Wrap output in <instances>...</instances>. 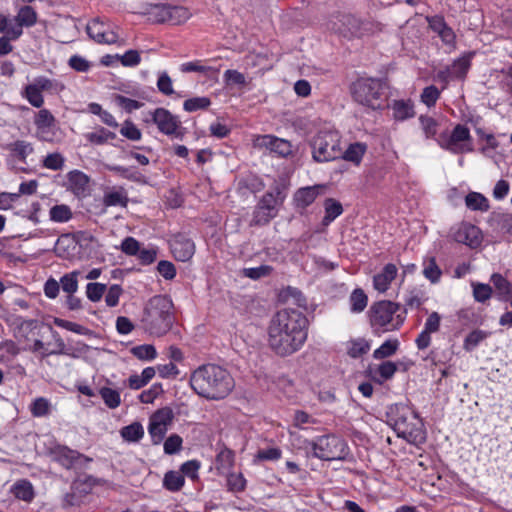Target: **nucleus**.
Returning <instances> with one entry per match:
<instances>
[{"label":"nucleus","mask_w":512,"mask_h":512,"mask_svg":"<svg viewBox=\"0 0 512 512\" xmlns=\"http://www.w3.org/2000/svg\"><path fill=\"white\" fill-rule=\"evenodd\" d=\"M396 363L392 361H384L381 364L372 367L369 366L367 372L369 377L378 384H383L385 381L390 380L397 371Z\"/></svg>","instance_id":"5701e85b"},{"label":"nucleus","mask_w":512,"mask_h":512,"mask_svg":"<svg viewBox=\"0 0 512 512\" xmlns=\"http://www.w3.org/2000/svg\"><path fill=\"white\" fill-rule=\"evenodd\" d=\"M458 243L465 244L471 248L478 247L482 242L480 229L472 224L463 223L454 234Z\"/></svg>","instance_id":"aec40b11"},{"label":"nucleus","mask_w":512,"mask_h":512,"mask_svg":"<svg viewBox=\"0 0 512 512\" xmlns=\"http://www.w3.org/2000/svg\"><path fill=\"white\" fill-rule=\"evenodd\" d=\"M427 299L428 298L423 290L414 288L407 292L404 302L405 306L411 309H418L424 302H426Z\"/></svg>","instance_id":"49530a36"},{"label":"nucleus","mask_w":512,"mask_h":512,"mask_svg":"<svg viewBox=\"0 0 512 512\" xmlns=\"http://www.w3.org/2000/svg\"><path fill=\"white\" fill-rule=\"evenodd\" d=\"M387 423L398 437L414 445L426 442L427 435L424 423L419 415L405 404H393L386 412Z\"/></svg>","instance_id":"20e7f679"},{"label":"nucleus","mask_w":512,"mask_h":512,"mask_svg":"<svg viewBox=\"0 0 512 512\" xmlns=\"http://www.w3.org/2000/svg\"><path fill=\"white\" fill-rule=\"evenodd\" d=\"M128 197L124 191H110L104 195L103 203L105 206H121L126 207Z\"/></svg>","instance_id":"3c124183"},{"label":"nucleus","mask_w":512,"mask_h":512,"mask_svg":"<svg viewBox=\"0 0 512 512\" xmlns=\"http://www.w3.org/2000/svg\"><path fill=\"white\" fill-rule=\"evenodd\" d=\"M401 305L390 300L374 302L368 312L369 324L375 335L398 330L405 321L406 309L400 312Z\"/></svg>","instance_id":"423d86ee"},{"label":"nucleus","mask_w":512,"mask_h":512,"mask_svg":"<svg viewBox=\"0 0 512 512\" xmlns=\"http://www.w3.org/2000/svg\"><path fill=\"white\" fill-rule=\"evenodd\" d=\"M12 156L16 157L19 161L25 163L28 155L32 154L34 148L30 142L24 140H17L7 145Z\"/></svg>","instance_id":"72a5a7b5"},{"label":"nucleus","mask_w":512,"mask_h":512,"mask_svg":"<svg viewBox=\"0 0 512 512\" xmlns=\"http://www.w3.org/2000/svg\"><path fill=\"white\" fill-rule=\"evenodd\" d=\"M150 419L159 423L160 425L169 427L174 419V414L170 407H163L154 412Z\"/></svg>","instance_id":"bf43d9fd"},{"label":"nucleus","mask_w":512,"mask_h":512,"mask_svg":"<svg viewBox=\"0 0 512 512\" xmlns=\"http://www.w3.org/2000/svg\"><path fill=\"white\" fill-rule=\"evenodd\" d=\"M370 350V344L363 338L351 340L347 346V354L351 358H359Z\"/></svg>","instance_id":"c03bdc74"},{"label":"nucleus","mask_w":512,"mask_h":512,"mask_svg":"<svg viewBox=\"0 0 512 512\" xmlns=\"http://www.w3.org/2000/svg\"><path fill=\"white\" fill-rule=\"evenodd\" d=\"M180 70L183 73L198 72L206 75L208 78H216L220 69L203 65L200 60L186 62L181 64Z\"/></svg>","instance_id":"c85d7f7f"},{"label":"nucleus","mask_w":512,"mask_h":512,"mask_svg":"<svg viewBox=\"0 0 512 512\" xmlns=\"http://www.w3.org/2000/svg\"><path fill=\"white\" fill-rule=\"evenodd\" d=\"M120 434L122 438L128 442H139L144 436V429L141 423L133 422L123 427Z\"/></svg>","instance_id":"58836bf2"},{"label":"nucleus","mask_w":512,"mask_h":512,"mask_svg":"<svg viewBox=\"0 0 512 512\" xmlns=\"http://www.w3.org/2000/svg\"><path fill=\"white\" fill-rule=\"evenodd\" d=\"M190 13L187 8L183 6L169 5L168 23L171 25H179L189 19Z\"/></svg>","instance_id":"a18cd8bd"},{"label":"nucleus","mask_w":512,"mask_h":512,"mask_svg":"<svg viewBox=\"0 0 512 512\" xmlns=\"http://www.w3.org/2000/svg\"><path fill=\"white\" fill-rule=\"evenodd\" d=\"M171 251L178 261H188L195 253L194 242L182 234L174 236L170 243Z\"/></svg>","instance_id":"a211bd4d"},{"label":"nucleus","mask_w":512,"mask_h":512,"mask_svg":"<svg viewBox=\"0 0 512 512\" xmlns=\"http://www.w3.org/2000/svg\"><path fill=\"white\" fill-rule=\"evenodd\" d=\"M308 319L296 309L279 310L271 319L268 327L270 348L279 356L291 355L307 340Z\"/></svg>","instance_id":"f257e3e1"},{"label":"nucleus","mask_w":512,"mask_h":512,"mask_svg":"<svg viewBox=\"0 0 512 512\" xmlns=\"http://www.w3.org/2000/svg\"><path fill=\"white\" fill-rule=\"evenodd\" d=\"M491 281L500 295L508 296L512 294V283L501 274L494 273L491 276Z\"/></svg>","instance_id":"5fc2aeb1"},{"label":"nucleus","mask_w":512,"mask_h":512,"mask_svg":"<svg viewBox=\"0 0 512 512\" xmlns=\"http://www.w3.org/2000/svg\"><path fill=\"white\" fill-rule=\"evenodd\" d=\"M465 205L472 211L487 212L490 209L489 200L483 194L474 191L465 196Z\"/></svg>","instance_id":"c756f323"},{"label":"nucleus","mask_w":512,"mask_h":512,"mask_svg":"<svg viewBox=\"0 0 512 512\" xmlns=\"http://www.w3.org/2000/svg\"><path fill=\"white\" fill-rule=\"evenodd\" d=\"M488 337L486 331L475 329L470 332L464 339L463 348L467 352L473 351L483 340Z\"/></svg>","instance_id":"de8ad7c7"},{"label":"nucleus","mask_w":512,"mask_h":512,"mask_svg":"<svg viewBox=\"0 0 512 512\" xmlns=\"http://www.w3.org/2000/svg\"><path fill=\"white\" fill-rule=\"evenodd\" d=\"M54 324L57 327L66 329L79 335H86L89 332V329L85 326L61 318H55Z\"/></svg>","instance_id":"e2e57ef3"},{"label":"nucleus","mask_w":512,"mask_h":512,"mask_svg":"<svg viewBox=\"0 0 512 512\" xmlns=\"http://www.w3.org/2000/svg\"><path fill=\"white\" fill-rule=\"evenodd\" d=\"M326 190V184H315L297 189L293 195L295 207L297 209H306L314 203L318 196L324 194Z\"/></svg>","instance_id":"dca6fc26"},{"label":"nucleus","mask_w":512,"mask_h":512,"mask_svg":"<svg viewBox=\"0 0 512 512\" xmlns=\"http://www.w3.org/2000/svg\"><path fill=\"white\" fill-rule=\"evenodd\" d=\"M37 18L38 15L35 9L32 6L25 5L18 10L15 21L20 26L32 27L37 23Z\"/></svg>","instance_id":"f704fd0d"},{"label":"nucleus","mask_w":512,"mask_h":512,"mask_svg":"<svg viewBox=\"0 0 512 512\" xmlns=\"http://www.w3.org/2000/svg\"><path fill=\"white\" fill-rule=\"evenodd\" d=\"M423 275L431 283L435 284L440 281L442 271L437 265L435 257H427L423 261Z\"/></svg>","instance_id":"c9c22d12"},{"label":"nucleus","mask_w":512,"mask_h":512,"mask_svg":"<svg viewBox=\"0 0 512 512\" xmlns=\"http://www.w3.org/2000/svg\"><path fill=\"white\" fill-rule=\"evenodd\" d=\"M84 138L92 145H104L110 140H114L116 134L102 126H98L94 131L85 133Z\"/></svg>","instance_id":"cd10ccee"},{"label":"nucleus","mask_w":512,"mask_h":512,"mask_svg":"<svg viewBox=\"0 0 512 512\" xmlns=\"http://www.w3.org/2000/svg\"><path fill=\"white\" fill-rule=\"evenodd\" d=\"M105 167L108 171L115 173L123 179L142 184L147 182L146 177L134 166L125 167L121 165L108 164Z\"/></svg>","instance_id":"393cba45"},{"label":"nucleus","mask_w":512,"mask_h":512,"mask_svg":"<svg viewBox=\"0 0 512 512\" xmlns=\"http://www.w3.org/2000/svg\"><path fill=\"white\" fill-rule=\"evenodd\" d=\"M11 492L13 493L15 498L25 502H31L35 496L32 484L25 479L17 481L12 486Z\"/></svg>","instance_id":"473e14b6"},{"label":"nucleus","mask_w":512,"mask_h":512,"mask_svg":"<svg viewBox=\"0 0 512 512\" xmlns=\"http://www.w3.org/2000/svg\"><path fill=\"white\" fill-rule=\"evenodd\" d=\"M211 100L206 96L192 97L184 101L183 109L186 112H196L206 110L210 107Z\"/></svg>","instance_id":"09e8293b"},{"label":"nucleus","mask_w":512,"mask_h":512,"mask_svg":"<svg viewBox=\"0 0 512 512\" xmlns=\"http://www.w3.org/2000/svg\"><path fill=\"white\" fill-rule=\"evenodd\" d=\"M308 447L312 450L314 457L324 461L344 460L348 454L346 441L333 434L306 441V448Z\"/></svg>","instance_id":"9b49d317"},{"label":"nucleus","mask_w":512,"mask_h":512,"mask_svg":"<svg viewBox=\"0 0 512 512\" xmlns=\"http://www.w3.org/2000/svg\"><path fill=\"white\" fill-rule=\"evenodd\" d=\"M174 305L170 297L155 295L145 306L142 323L147 332L160 337L165 335L175 321Z\"/></svg>","instance_id":"39448f33"},{"label":"nucleus","mask_w":512,"mask_h":512,"mask_svg":"<svg viewBox=\"0 0 512 512\" xmlns=\"http://www.w3.org/2000/svg\"><path fill=\"white\" fill-rule=\"evenodd\" d=\"M43 92L38 87L35 81L33 83L28 84L24 87L21 92V96L25 98L30 105L35 108H41L44 104Z\"/></svg>","instance_id":"2f4dec72"},{"label":"nucleus","mask_w":512,"mask_h":512,"mask_svg":"<svg viewBox=\"0 0 512 512\" xmlns=\"http://www.w3.org/2000/svg\"><path fill=\"white\" fill-rule=\"evenodd\" d=\"M29 411L35 418L48 417L52 414L53 406L49 399L37 397L30 403Z\"/></svg>","instance_id":"7c9ffc66"},{"label":"nucleus","mask_w":512,"mask_h":512,"mask_svg":"<svg viewBox=\"0 0 512 512\" xmlns=\"http://www.w3.org/2000/svg\"><path fill=\"white\" fill-rule=\"evenodd\" d=\"M131 352L140 360H153L157 356L155 347L150 344L135 346L132 348Z\"/></svg>","instance_id":"13d9d810"},{"label":"nucleus","mask_w":512,"mask_h":512,"mask_svg":"<svg viewBox=\"0 0 512 512\" xmlns=\"http://www.w3.org/2000/svg\"><path fill=\"white\" fill-rule=\"evenodd\" d=\"M189 383L196 394L208 400L226 398L235 385L231 374L216 364L198 367L192 372Z\"/></svg>","instance_id":"f03ea898"},{"label":"nucleus","mask_w":512,"mask_h":512,"mask_svg":"<svg viewBox=\"0 0 512 512\" xmlns=\"http://www.w3.org/2000/svg\"><path fill=\"white\" fill-rule=\"evenodd\" d=\"M397 273L398 269L395 264H386L381 272L373 277L374 289L380 293L386 292L390 288L392 281L395 280Z\"/></svg>","instance_id":"4be33fe9"},{"label":"nucleus","mask_w":512,"mask_h":512,"mask_svg":"<svg viewBox=\"0 0 512 512\" xmlns=\"http://www.w3.org/2000/svg\"><path fill=\"white\" fill-rule=\"evenodd\" d=\"M399 345L398 339H388L379 348L374 350L373 358L377 360L388 358L397 352Z\"/></svg>","instance_id":"ea45409f"},{"label":"nucleus","mask_w":512,"mask_h":512,"mask_svg":"<svg viewBox=\"0 0 512 512\" xmlns=\"http://www.w3.org/2000/svg\"><path fill=\"white\" fill-rule=\"evenodd\" d=\"M323 206L325 214L322 219V224L324 226H328L344 211L341 202L334 198H326L324 200Z\"/></svg>","instance_id":"bb28decb"},{"label":"nucleus","mask_w":512,"mask_h":512,"mask_svg":"<svg viewBox=\"0 0 512 512\" xmlns=\"http://www.w3.org/2000/svg\"><path fill=\"white\" fill-rule=\"evenodd\" d=\"M392 117L395 121L403 122L416 115L414 103L411 99L393 100L391 105Z\"/></svg>","instance_id":"b1692460"},{"label":"nucleus","mask_w":512,"mask_h":512,"mask_svg":"<svg viewBox=\"0 0 512 512\" xmlns=\"http://www.w3.org/2000/svg\"><path fill=\"white\" fill-rule=\"evenodd\" d=\"M312 158L317 163L340 159L341 137L334 130H320L311 140Z\"/></svg>","instance_id":"9d476101"},{"label":"nucleus","mask_w":512,"mask_h":512,"mask_svg":"<svg viewBox=\"0 0 512 512\" xmlns=\"http://www.w3.org/2000/svg\"><path fill=\"white\" fill-rule=\"evenodd\" d=\"M50 220L56 223L68 222L72 219L73 213L68 205H54L49 211Z\"/></svg>","instance_id":"a19ab883"},{"label":"nucleus","mask_w":512,"mask_h":512,"mask_svg":"<svg viewBox=\"0 0 512 512\" xmlns=\"http://www.w3.org/2000/svg\"><path fill=\"white\" fill-rule=\"evenodd\" d=\"M469 67V60L460 58L452 64L451 69L449 70V75L453 79H463L466 76Z\"/></svg>","instance_id":"864d4df0"},{"label":"nucleus","mask_w":512,"mask_h":512,"mask_svg":"<svg viewBox=\"0 0 512 512\" xmlns=\"http://www.w3.org/2000/svg\"><path fill=\"white\" fill-rule=\"evenodd\" d=\"M42 92L50 94H59L65 89V85L56 79H50L45 76H38L34 79Z\"/></svg>","instance_id":"e433bc0d"},{"label":"nucleus","mask_w":512,"mask_h":512,"mask_svg":"<svg viewBox=\"0 0 512 512\" xmlns=\"http://www.w3.org/2000/svg\"><path fill=\"white\" fill-rule=\"evenodd\" d=\"M88 36L100 44H115L118 42V34L109 29V25L99 18L91 20L86 26Z\"/></svg>","instance_id":"4468645a"},{"label":"nucleus","mask_w":512,"mask_h":512,"mask_svg":"<svg viewBox=\"0 0 512 512\" xmlns=\"http://www.w3.org/2000/svg\"><path fill=\"white\" fill-rule=\"evenodd\" d=\"M148 431L151 436L153 444H159L164 439L168 431V427L160 425L159 423L150 419Z\"/></svg>","instance_id":"680f3d73"},{"label":"nucleus","mask_w":512,"mask_h":512,"mask_svg":"<svg viewBox=\"0 0 512 512\" xmlns=\"http://www.w3.org/2000/svg\"><path fill=\"white\" fill-rule=\"evenodd\" d=\"M286 190L284 183H275L271 191L263 194L253 210L251 225L264 226L274 219L286 199Z\"/></svg>","instance_id":"6e6552de"},{"label":"nucleus","mask_w":512,"mask_h":512,"mask_svg":"<svg viewBox=\"0 0 512 512\" xmlns=\"http://www.w3.org/2000/svg\"><path fill=\"white\" fill-rule=\"evenodd\" d=\"M34 124L41 140L48 142L53 141V128H55L56 119L48 109L43 108L36 113Z\"/></svg>","instance_id":"f3484780"},{"label":"nucleus","mask_w":512,"mask_h":512,"mask_svg":"<svg viewBox=\"0 0 512 512\" xmlns=\"http://www.w3.org/2000/svg\"><path fill=\"white\" fill-rule=\"evenodd\" d=\"M419 123L425 138L434 139L442 149L452 154H464L473 151L472 137L466 125L457 124L450 134L446 130L436 137L439 123L435 118L428 115H420Z\"/></svg>","instance_id":"7ed1b4c3"},{"label":"nucleus","mask_w":512,"mask_h":512,"mask_svg":"<svg viewBox=\"0 0 512 512\" xmlns=\"http://www.w3.org/2000/svg\"><path fill=\"white\" fill-rule=\"evenodd\" d=\"M349 303L351 312L360 313L367 307L368 297L363 289L356 288L349 297Z\"/></svg>","instance_id":"4c0bfd02"},{"label":"nucleus","mask_w":512,"mask_h":512,"mask_svg":"<svg viewBox=\"0 0 512 512\" xmlns=\"http://www.w3.org/2000/svg\"><path fill=\"white\" fill-rule=\"evenodd\" d=\"M79 271H72L64 274L59 281L60 287L67 294H74L78 290Z\"/></svg>","instance_id":"8fccbe9b"},{"label":"nucleus","mask_w":512,"mask_h":512,"mask_svg":"<svg viewBox=\"0 0 512 512\" xmlns=\"http://www.w3.org/2000/svg\"><path fill=\"white\" fill-rule=\"evenodd\" d=\"M99 395L109 409H116L121 404V396L118 390L109 387H101L99 389Z\"/></svg>","instance_id":"79ce46f5"},{"label":"nucleus","mask_w":512,"mask_h":512,"mask_svg":"<svg viewBox=\"0 0 512 512\" xmlns=\"http://www.w3.org/2000/svg\"><path fill=\"white\" fill-rule=\"evenodd\" d=\"M169 4H155L149 10V15L157 23H168Z\"/></svg>","instance_id":"0e129e2a"},{"label":"nucleus","mask_w":512,"mask_h":512,"mask_svg":"<svg viewBox=\"0 0 512 512\" xmlns=\"http://www.w3.org/2000/svg\"><path fill=\"white\" fill-rule=\"evenodd\" d=\"M246 488V479L242 473H229L227 475V489L233 493L243 492Z\"/></svg>","instance_id":"603ef678"},{"label":"nucleus","mask_w":512,"mask_h":512,"mask_svg":"<svg viewBox=\"0 0 512 512\" xmlns=\"http://www.w3.org/2000/svg\"><path fill=\"white\" fill-rule=\"evenodd\" d=\"M143 121L146 124H154L161 134L170 138L182 140L185 135V128L179 116L172 114L166 108L158 107L149 111Z\"/></svg>","instance_id":"f8f14e48"},{"label":"nucleus","mask_w":512,"mask_h":512,"mask_svg":"<svg viewBox=\"0 0 512 512\" xmlns=\"http://www.w3.org/2000/svg\"><path fill=\"white\" fill-rule=\"evenodd\" d=\"M254 147L265 148L280 157H287L292 154V144L285 139L273 135H260L254 140Z\"/></svg>","instance_id":"ddd939ff"},{"label":"nucleus","mask_w":512,"mask_h":512,"mask_svg":"<svg viewBox=\"0 0 512 512\" xmlns=\"http://www.w3.org/2000/svg\"><path fill=\"white\" fill-rule=\"evenodd\" d=\"M120 134L131 141H139L142 138L141 130L131 120L124 121Z\"/></svg>","instance_id":"6e6d98bb"},{"label":"nucleus","mask_w":512,"mask_h":512,"mask_svg":"<svg viewBox=\"0 0 512 512\" xmlns=\"http://www.w3.org/2000/svg\"><path fill=\"white\" fill-rule=\"evenodd\" d=\"M48 454L54 462L68 470L72 469L81 458L85 457L80 452L61 444L50 447Z\"/></svg>","instance_id":"2eb2a0df"},{"label":"nucleus","mask_w":512,"mask_h":512,"mask_svg":"<svg viewBox=\"0 0 512 512\" xmlns=\"http://www.w3.org/2000/svg\"><path fill=\"white\" fill-rule=\"evenodd\" d=\"M439 97L440 91L434 85L425 87L421 93V101L428 107L434 106Z\"/></svg>","instance_id":"69168bd1"},{"label":"nucleus","mask_w":512,"mask_h":512,"mask_svg":"<svg viewBox=\"0 0 512 512\" xmlns=\"http://www.w3.org/2000/svg\"><path fill=\"white\" fill-rule=\"evenodd\" d=\"M367 151V145L362 142L351 143L345 151L341 150L340 159L351 162L359 166L362 162L363 156Z\"/></svg>","instance_id":"a878e982"},{"label":"nucleus","mask_w":512,"mask_h":512,"mask_svg":"<svg viewBox=\"0 0 512 512\" xmlns=\"http://www.w3.org/2000/svg\"><path fill=\"white\" fill-rule=\"evenodd\" d=\"M234 453L232 450L225 448L216 456L217 469H230L234 465Z\"/></svg>","instance_id":"052dcab7"},{"label":"nucleus","mask_w":512,"mask_h":512,"mask_svg":"<svg viewBox=\"0 0 512 512\" xmlns=\"http://www.w3.org/2000/svg\"><path fill=\"white\" fill-rule=\"evenodd\" d=\"M184 483V476L179 472L168 471L164 475L163 485L167 490L171 492L179 491L184 486Z\"/></svg>","instance_id":"37998d69"},{"label":"nucleus","mask_w":512,"mask_h":512,"mask_svg":"<svg viewBox=\"0 0 512 512\" xmlns=\"http://www.w3.org/2000/svg\"><path fill=\"white\" fill-rule=\"evenodd\" d=\"M440 323L441 317L438 312H432L428 316L424 324V329L415 340V344L419 350H424L430 346L431 334L439 331Z\"/></svg>","instance_id":"6ab92c4d"},{"label":"nucleus","mask_w":512,"mask_h":512,"mask_svg":"<svg viewBox=\"0 0 512 512\" xmlns=\"http://www.w3.org/2000/svg\"><path fill=\"white\" fill-rule=\"evenodd\" d=\"M65 159L60 153H50L43 159V166L50 170H61L64 166Z\"/></svg>","instance_id":"774afa93"},{"label":"nucleus","mask_w":512,"mask_h":512,"mask_svg":"<svg viewBox=\"0 0 512 512\" xmlns=\"http://www.w3.org/2000/svg\"><path fill=\"white\" fill-rule=\"evenodd\" d=\"M329 29L340 36L352 39L371 35L382 30V25L373 21H362L352 14L337 13L328 23Z\"/></svg>","instance_id":"0eeeda50"},{"label":"nucleus","mask_w":512,"mask_h":512,"mask_svg":"<svg viewBox=\"0 0 512 512\" xmlns=\"http://www.w3.org/2000/svg\"><path fill=\"white\" fill-rule=\"evenodd\" d=\"M163 392L162 384L155 383L149 389L144 390L139 395V400L141 403L149 404L153 403V401Z\"/></svg>","instance_id":"338daca9"},{"label":"nucleus","mask_w":512,"mask_h":512,"mask_svg":"<svg viewBox=\"0 0 512 512\" xmlns=\"http://www.w3.org/2000/svg\"><path fill=\"white\" fill-rule=\"evenodd\" d=\"M89 180L84 172L72 170L67 174V190L77 197H83L88 190Z\"/></svg>","instance_id":"412c9836"},{"label":"nucleus","mask_w":512,"mask_h":512,"mask_svg":"<svg viewBox=\"0 0 512 512\" xmlns=\"http://www.w3.org/2000/svg\"><path fill=\"white\" fill-rule=\"evenodd\" d=\"M385 83L378 78H358L350 86L353 100L373 110L382 107Z\"/></svg>","instance_id":"1a4fd4ad"},{"label":"nucleus","mask_w":512,"mask_h":512,"mask_svg":"<svg viewBox=\"0 0 512 512\" xmlns=\"http://www.w3.org/2000/svg\"><path fill=\"white\" fill-rule=\"evenodd\" d=\"M107 286L98 282H90L86 286V296L91 302H98L102 299Z\"/></svg>","instance_id":"4d7b16f0"}]
</instances>
